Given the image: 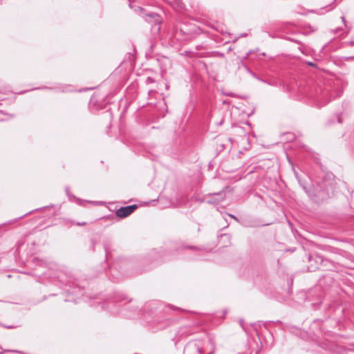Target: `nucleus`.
I'll use <instances>...</instances> for the list:
<instances>
[{
    "instance_id": "nucleus-12",
    "label": "nucleus",
    "mask_w": 354,
    "mask_h": 354,
    "mask_svg": "<svg viewBox=\"0 0 354 354\" xmlns=\"http://www.w3.org/2000/svg\"><path fill=\"white\" fill-rule=\"evenodd\" d=\"M338 122H339V123L341 122L340 118H338Z\"/></svg>"
},
{
    "instance_id": "nucleus-4",
    "label": "nucleus",
    "mask_w": 354,
    "mask_h": 354,
    "mask_svg": "<svg viewBox=\"0 0 354 354\" xmlns=\"http://www.w3.org/2000/svg\"><path fill=\"white\" fill-rule=\"evenodd\" d=\"M77 225H80V226H83V225H86V223L85 222H82V223H77Z\"/></svg>"
},
{
    "instance_id": "nucleus-5",
    "label": "nucleus",
    "mask_w": 354,
    "mask_h": 354,
    "mask_svg": "<svg viewBox=\"0 0 354 354\" xmlns=\"http://www.w3.org/2000/svg\"><path fill=\"white\" fill-rule=\"evenodd\" d=\"M149 17H158V16L157 15H156V14H151V15H149Z\"/></svg>"
},
{
    "instance_id": "nucleus-3",
    "label": "nucleus",
    "mask_w": 354,
    "mask_h": 354,
    "mask_svg": "<svg viewBox=\"0 0 354 354\" xmlns=\"http://www.w3.org/2000/svg\"><path fill=\"white\" fill-rule=\"evenodd\" d=\"M177 6H178V7L179 8H182V6H183V3H182L181 1H177Z\"/></svg>"
},
{
    "instance_id": "nucleus-6",
    "label": "nucleus",
    "mask_w": 354,
    "mask_h": 354,
    "mask_svg": "<svg viewBox=\"0 0 354 354\" xmlns=\"http://www.w3.org/2000/svg\"><path fill=\"white\" fill-rule=\"evenodd\" d=\"M147 81V82H152L153 80L151 77H148Z\"/></svg>"
},
{
    "instance_id": "nucleus-1",
    "label": "nucleus",
    "mask_w": 354,
    "mask_h": 354,
    "mask_svg": "<svg viewBox=\"0 0 354 354\" xmlns=\"http://www.w3.org/2000/svg\"><path fill=\"white\" fill-rule=\"evenodd\" d=\"M136 208V205L122 207L116 211V215L120 218L127 217L130 215Z\"/></svg>"
},
{
    "instance_id": "nucleus-9",
    "label": "nucleus",
    "mask_w": 354,
    "mask_h": 354,
    "mask_svg": "<svg viewBox=\"0 0 354 354\" xmlns=\"http://www.w3.org/2000/svg\"><path fill=\"white\" fill-rule=\"evenodd\" d=\"M66 192L68 195V188H66Z\"/></svg>"
},
{
    "instance_id": "nucleus-2",
    "label": "nucleus",
    "mask_w": 354,
    "mask_h": 354,
    "mask_svg": "<svg viewBox=\"0 0 354 354\" xmlns=\"http://www.w3.org/2000/svg\"><path fill=\"white\" fill-rule=\"evenodd\" d=\"M185 351L193 353V354H203V347L196 342L189 343L187 345Z\"/></svg>"
},
{
    "instance_id": "nucleus-7",
    "label": "nucleus",
    "mask_w": 354,
    "mask_h": 354,
    "mask_svg": "<svg viewBox=\"0 0 354 354\" xmlns=\"http://www.w3.org/2000/svg\"><path fill=\"white\" fill-rule=\"evenodd\" d=\"M342 19L343 23L345 24V19L344 17H342Z\"/></svg>"
},
{
    "instance_id": "nucleus-11",
    "label": "nucleus",
    "mask_w": 354,
    "mask_h": 354,
    "mask_svg": "<svg viewBox=\"0 0 354 354\" xmlns=\"http://www.w3.org/2000/svg\"><path fill=\"white\" fill-rule=\"evenodd\" d=\"M308 64L310 65V66H313V64L311 63V62H309Z\"/></svg>"
},
{
    "instance_id": "nucleus-10",
    "label": "nucleus",
    "mask_w": 354,
    "mask_h": 354,
    "mask_svg": "<svg viewBox=\"0 0 354 354\" xmlns=\"http://www.w3.org/2000/svg\"><path fill=\"white\" fill-rule=\"evenodd\" d=\"M138 10H140V11H142V10H143V8H141V7H138Z\"/></svg>"
},
{
    "instance_id": "nucleus-8",
    "label": "nucleus",
    "mask_w": 354,
    "mask_h": 354,
    "mask_svg": "<svg viewBox=\"0 0 354 354\" xmlns=\"http://www.w3.org/2000/svg\"><path fill=\"white\" fill-rule=\"evenodd\" d=\"M229 215H230V216H231V217L234 218V219H236V218L234 216H233V215H232V214H229Z\"/></svg>"
}]
</instances>
